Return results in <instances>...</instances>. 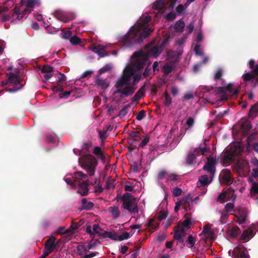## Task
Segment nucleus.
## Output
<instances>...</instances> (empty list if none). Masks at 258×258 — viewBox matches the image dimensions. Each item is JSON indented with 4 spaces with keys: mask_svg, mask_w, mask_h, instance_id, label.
<instances>
[{
    "mask_svg": "<svg viewBox=\"0 0 258 258\" xmlns=\"http://www.w3.org/2000/svg\"><path fill=\"white\" fill-rule=\"evenodd\" d=\"M184 27V23L181 20H180L176 22L174 26V29L176 32H182Z\"/></svg>",
    "mask_w": 258,
    "mask_h": 258,
    "instance_id": "27",
    "label": "nucleus"
},
{
    "mask_svg": "<svg viewBox=\"0 0 258 258\" xmlns=\"http://www.w3.org/2000/svg\"><path fill=\"white\" fill-rule=\"evenodd\" d=\"M75 176L76 178L78 179H84L87 177V175L81 171H77L75 173Z\"/></svg>",
    "mask_w": 258,
    "mask_h": 258,
    "instance_id": "48",
    "label": "nucleus"
},
{
    "mask_svg": "<svg viewBox=\"0 0 258 258\" xmlns=\"http://www.w3.org/2000/svg\"><path fill=\"white\" fill-rule=\"evenodd\" d=\"M190 197L189 196L186 197L185 199L182 202V208L185 211L188 212L191 210L193 207V205H191L189 203Z\"/></svg>",
    "mask_w": 258,
    "mask_h": 258,
    "instance_id": "32",
    "label": "nucleus"
},
{
    "mask_svg": "<svg viewBox=\"0 0 258 258\" xmlns=\"http://www.w3.org/2000/svg\"><path fill=\"white\" fill-rule=\"evenodd\" d=\"M145 85L141 87L133 98V101H138L145 93Z\"/></svg>",
    "mask_w": 258,
    "mask_h": 258,
    "instance_id": "24",
    "label": "nucleus"
},
{
    "mask_svg": "<svg viewBox=\"0 0 258 258\" xmlns=\"http://www.w3.org/2000/svg\"><path fill=\"white\" fill-rule=\"evenodd\" d=\"M256 136L255 134H252L247 138V141L248 146L251 147L255 151L258 152V143H254L253 142Z\"/></svg>",
    "mask_w": 258,
    "mask_h": 258,
    "instance_id": "18",
    "label": "nucleus"
},
{
    "mask_svg": "<svg viewBox=\"0 0 258 258\" xmlns=\"http://www.w3.org/2000/svg\"><path fill=\"white\" fill-rule=\"evenodd\" d=\"M239 125L240 129L244 133L247 132L251 127L250 122L246 119L242 120L239 123Z\"/></svg>",
    "mask_w": 258,
    "mask_h": 258,
    "instance_id": "19",
    "label": "nucleus"
},
{
    "mask_svg": "<svg viewBox=\"0 0 258 258\" xmlns=\"http://www.w3.org/2000/svg\"><path fill=\"white\" fill-rule=\"evenodd\" d=\"M133 77V85H135L137 83H138L142 79V74L141 73L134 74L132 76Z\"/></svg>",
    "mask_w": 258,
    "mask_h": 258,
    "instance_id": "47",
    "label": "nucleus"
},
{
    "mask_svg": "<svg viewBox=\"0 0 258 258\" xmlns=\"http://www.w3.org/2000/svg\"><path fill=\"white\" fill-rule=\"evenodd\" d=\"M55 240L56 238L54 236L49 237L45 242V249L52 252L56 246Z\"/></svg>",
    "mask_w": 258,
    "mask_h": 258,
    "instance_id": "12",
    "label": "nucleus"
},
{
    "mask_svg": "<svg viewBox=\"0 0 258 258\" xmlns=\"http://www.w3.org/2000/svg\"><path fill=\"white\" fill-rule=\"evenodd\" d=\"M81 202L82 210H90L94 206V204L93 202H87V200L86 198H83Z\"/></svg>",
    "mask_w": 258,
    "mask_h": 258,
    "instance_id": "25",
    "label": "nucleus"
},
{
    "mask_svg": "<svg viewBox=\"0 0 258 258\" xmlns=\"http://www.w3.org/2000/svg\"><path fill=\"white\" fill-rule=\"evenodd\" d=\"M98 133H99V137L101 140H102V141L104 140L105 139H106L107 138V137L106 135L107 132L105 130H103L102 131H99Z\"/></svg>",
    "mask_w": 258,
    "mask_h": 258,
    "instance_id": "61",
    "label": "nucleus"
},
{
    "mask_svg": "<svg viewBox=\"0 0 258 258\" xmlns=\"http://www.w3.org/2000/svg\"><path fill=\"white\" fill-rule=\"evenodd\" d=\"M237 172L242 176H247L250 172V166L248 162L244 159L239 160L235 165Z\"/></svg>",
    "mask_w": 258,
    "mask_h": 258,
    "instance_id": "5",
    "label": "nucleus"
},
{
    "mask_svg": "<svg viewBox=\"0 0 258 258\" xmlns=\"http://www.w3.org/2000/svg\"><path fill=\"white\" fill-rule=\"evenodd\" d=\"M142 27V25H139L136 27H132L122 39L123 45L130 47L134 44L142 42L144 39L148 37L152 32V30L146 27L141 32Z\"/></svg>",
    "mask_w": 258,
    "mask_h": 258,
    "instance_id": "2",
    "label": "nucleus"
},
{
    "mask_svg": "<svg viewBox=\"0 0 258 258\" xmlns=\"http://www.w3.org/2000/svg\"><path fill=\"white\" fill-rule=\"evenodd\" d=\"M185 232L183 228H181L179 230H177L175 231L174 235V238L175 240H178L179 239H182L185 235Z\"/></svg>",
    "mask_w": 258,
    "mask_h": 258,
    "instance_id": "29",
    "label": "nucleus"
},
{
    "mask_svg": "<svg viewBox=\"0 0 258 258\" xmlns=\"http://www.w3.org/2000/svg\"><path fill=\"white\" fill-rule=\"evenodd\" d=\"M23 87V85H20L19 87H14L12 88H6V90L7 91L10 92V93H14L18 90L22 89Z\"/></svg>",
    "mask_w": 258,
    "mask_h": 258,
    "instance_id": "56",
    "label": "nucleus"
},
{
    "mask_svg": "<svg viewBox=\"0 0 258 258\" xmlns=\"http://www.w3.org/2000/svg\"><path fill=\"white\" fill-rule=\"evenodd\" d=\"M122 207L127 210L131 214L138 213L139 209L136 199L131 194L125 192L121 197Z\"/></svg>",
    "mask_w": 258,
    "mask_h": 258,
    "instance_id": "4",
    "label": "nucleus"
},
{
    "mask_svg": "<svg viewBox=\"0 0 258 258\" xmlns=\"http://www.w3.org/2000/svg\"><path fill=\"white\" fill-rule=\"evenodd\" d=\"M89 180H86L79 182V189L78 192L80 194L81 196H87L89 194Z\"/></svg>",
    "mask_w": 258,
    "mask_h": 258,
    "instance_id": "10",
    "label": "nucleus"
},
{
    "mask_svg": "<svg viewBox=\"0 0 258 258\" xmlns=\"http://www.w3.org/2000/svg\"><path fill=\"white\" fill-rule=\"evenodd\" d=\"M79 161L82 167L87 171L90 176L94 175L98 161L94 156L89 154H86L81 157Z\"/></svg>",
    "mask_w": 258,
    "mask_h": 258,
    "instance_id": "3",
    "label": "nucleus"
},
{
    "mask_svg": "<svg viewBox=\"0 0 258 258\" xmlns=\"http://www.w3.org/2000/svg\"><path fill=\"white\" fill-rule=\"evenodd\" d=\"M194 51L196 54L198 55H202L203 54V51L201 48V46L199 44H196L194 48Z\"/></svg>",
    "mask_w": 258,
    "mask_h": 258,
    "instance_id": "59",
    "label": "nucleus"
},
{
    "mask_svg": "<svg viewBox=\"0 0 258 258\" xmlns=\"http://www.w3.org/2000/svg\"><path fill=\"white\" fill-rule=\"evenodd\" d=\"M70 41L71 44L73 45H77L81 42V39L76 35L71 37Z\"/></svg>",
    "mask_w": 258,
    "mask_h": 258,
    "instance_id": "50",
    "label": "nucleus"
},
{
    "mask_svg": "<svg viewBox=\"0 0 258 258\" xmlns=\"http://www.w3.org/2000/svg\"><path fill=\"white\" fill-rule=\"evenodd\" d=\"M135 90V88L133 86H126L123 89L119 88L117 90L116 93L121 94L127 97L133 94Z\"/></svg>",
    "mask_w": 258,
    "mask_h": 258,
    "instance_id": "13",
    "label": "nucleus"
},
{
    "mask_svg": "<svg viewBox=\"0 0 258 258\" xmlns=\"http://www.w3.org/2000/svg\"><path fill=\"white\" fill-rule=\"evenodd\" d=\"M242 77L244 82L250 81L251 84L253 88H255L258 85V77L251 71L244 73Z\"/></svg>",
    "mask_w": 258,
    "mask_h": 258,
    "instance_id": "6",
    "label": "nucleus"
},
{
    "mask_svg": "<svg viewBox=\"0 0 258 258\" xmlns=\"http://www.w3.org/2000/svg\"><path fill=\"white\" fill-rule=\"evenodd\" d=\"M165 101L164 105L167 107L169 106L172 102V98L170 95L166 91L164 93Z\"/></svg>",
    "mask_w": 258,
    "mask_h": 258,
    "instance_id": "40",
    "label": "nucleus"
},
{
    "mask_svg": "<svg viewBox=\"0 0 258 258\" xmlns=\"http://www.w3.org/2000/svg\"><path fill=\"white\" fill-rule=\"evenodd\" d=\"M254 236L253 231L252 229L249 228L244 230L241 236L242 240H248Z\"/></svg>",
    "mask_w": 258,
    "mask_h": 258,
    "instance_id": "26",
    "label": "nucleus"
},
{
    "mask_svg": "<svg viewBox=\"0 0 258 258\" xmlns=\"http://www.w3.org/2000/svg\"><path fill=\"white\" fill-rule=\"evenodd\" d=\"M111 69V66L109 64H107L99 70V75H101L103 73H105L106 72L109 71Z\"/></svg>",
    "mask_w": 258,
    "mask_h": 258,
    "instance_id": "45",
    "label": "nucleus"
},
{
    "mask_svg": "<svg viewBox=\"0 0 258 258\" xmlns=\"http://www.w3.org/2000/svg\"><path fill=\"white\" fill-rule=\"evenodd\" d=\"M131 106L129 104L124 106L119 111L118 115L121 117H124L127 113L128 109Z\"/></svg>",
    "mask_w": 258,
    "mask_h": 258,
    "instance_id": "41",
    "label": "nucleus"
},
{
    "mask_svg": "<svg viewBox=\"0 0 258 258\" xmlns=\"http://www.w3.org/2000/svg\"><path fill=\"white\" fill-rule=\"evenodd\" d=\"M196 157L195 154L190 153L188 154L186 159V163L188 165H192L196 162Z\"/></svg>",
    "mask_w": 258,
    "mask_h": 258,
    "instance_id": "35",
    "label": "nucleus"
},
{
    "mask_svg": "<svg viewBox=\"0 0 258 258\" xmlns=\"http://www.w3.org/2000/svg\"><path fill=\"white\" fill-rule=\"evenodd\" d=\"M215 159L213 157H210L208 158L207 163L203 167L204 170H207L212 175V178L215 172Z\"/></svg>",
    "mask_w": 258,
    "mask_h": 258,
    "instance_id": "7",
    "label": "nucleus"
},
{
    "mask_svg": "<svg viewBox=\"0 0 258 258\" xmlns=\"http://www.w3.org/2000/svg\"><path fill=\"white\" fill-rule=\"evenodd\" d=\"M13 11L14 12L13 13V16H14V15H17V17L16 19L19 20L23 18L26 14H29L32 12V10L25 9V10H23L22 13H21L20 8L18 7H15Z\"/></svg>",
    "mask_w": 258,
    "mask_h": 258,
    "instance_id": "14",
    "label": "nucleus"
},
{
    "mask_svg": "<svg viewBox=\"0 0 258 258\" xmlns=\"http://www.w3.org/2000/svg\"><path fill=\"white\" fill-rule=\"evenodd\" d=\"M250 163L252 168V176L258 178V160L255 158L251 159Z\"/></svg>",
    "mask_w": 258,
    "mask_h": 258,
    "instance_id": "16",
    "label": "nucleus"
},
{
    "mask_svg": "<svg viewBox=\"0 0 258 258\" xmlns=\"http://www.w3.org/2000/svg\"><path fill=\"white\" fill-rule=\"evenodd\" d=\"M182 192V191L181 188L176 187L173 188L172 193L174 197H177L181 195Z\"/></svg>",
    "mask_w": 258,
    "mask_h": 258,
    "instance_id": "60",
    "label": "nucleus"
},
{
    "mask_svg": "<svg viewBox=\"0 0 258 258\" xmlns=\"http://www.w3.org/2000/svg\"><path fill=\"white\" fill-rule=\"evenodd\" d=\"M251 189L252 191H253V192L254 194H258V182H252Z\"/></svg>",
    "mask_w": 258,
    "mask_h": 258,
    "instance_id": "64",
    "label": "nucleus"
},
{
    "mask_svg": "<svg viewBox=\"0 0 258 258\" xmlns=\"http://www.w3.org/2000/svg\"><path fill=\"white\" fill-rule=\"evenodd\" d=\"M146 117V111L144 110H141L136 116V119L138 120H141Z\"/></svg>",
    "mask_w": 258,
    "mask_h": 258,
    "instance_id": "52",
    "label": "nucleus"
},
{
    "mask_svg": "<svg viewBox=\"0 0 258 258\" xmlns=\"http://www.w3.org/2000/svg\"><path fill=\"white\" fill-rule=\"evenodd\" d=\"M221 180L223 183L230 185L233 182L231 171L227 169H224L221 173Z\"/></svg>",
    "mask_w": 258,
    "mask_h": 258,
    "instance_id": "8",
    "label": "nucleus"
},
{
    "mask_svg": "<svg viewBox=\"0 0 258 258\" xmlns=\"http://www.w3.org/2000/svg\"><path fill=\"white\" fill-rule=\"evenodd\" d=\"M258 115V103L251 106L248 112V117L253 119Z\"/></svg>",
    "mask_w": 258,
    "mask_h": 258,
    "instance_id": "20",
    "label": "nucleus"
},
{
    "mask_svg": "<svg viewBox=\"0 0 258 258\" xmlns=\"http://www.w3.org/2000/svg\"><path fill=\"white\" fill-rule=\"evenodd\" d=\"M109 211L114 218H117L120 216V213L118 208L116 206H111L109 207Z\"/></svg>",
    "mask_w": 258,
    "mask_h": 258,
    "instance_id": "31",
    "label": "nucleus"
},
{
    "mask_svg": "<svg viewBox=\"0 0 258 258\" xmlns=\"http://www.w3.org/2000/svg\"><path fill=\"white\" fill-rule=\"evenodd\" d=\"M21 3L23 5L26 4V9L32 10V9L37 3V1L36 0H21Z\"/></svg>",
    "mask_w": 258,
    "mask_h": 258,
    "instance_id": "34",
    "label": "nucleus"
},
{
    "mask_svg": "<svg viewBox=\"0 0 258 258\" xmlns=\"http://www.w3.org/2000/svg\"><path fill=\"white\" fill-rule=\"evenodd\" d=\"M130 235L129 233L127 232H123L120 235L118 236V240L122 241L124 239H127L130 238Z\"/></svg>",
    "mask_w": 258,
    "mask_h": 258,
    "instance_id": "57",
    "label": "nucleus"
},
{
    "mask_svg": "<svg viewBox=\"0 0 258 258\" xmlns=\"http://www.w3.org/2000/svg\"><path fill=\"white\" fill-rule=\"evenodd\" d=\"M222 74H223L222 70L221 69H218L215 73V75L214 76V80L215 81H217L218 80L220 79L221 78Z\"/></svg>",
    "mask_w": 258,
    "mask_h": 258,
    "instance_id": "62",
    "label": "nucleus"
},
{
    "mask_svg": "<svg viewBox=\"0 0 258 258\" xmlns=\"http://www.w3.org/2000/svg\"><path fill=\"white\" fill-rule=\"evenodd\" d=\"M54 14V17L57 19H58L60 21H64L65 22H67V21H66V17L61 11H58V10L56 11H55Z\"/></svg>",
    "mask_w": 258,
    "mask_h": 258,
    "instance_id": "38",
    "label": "nucleus"
},
{
    "mask_svg": "<svg viewBox=\"0 0 258 258\" xmlns=\"http://www.w3.org/2000/svg\"><path fill=\"white\" fill-rule=\"evenodd\" d=\"M176 17V15L174 12H170L166 15V19L168 21H173L174 20Z\"/></svg>",
    "mask_w": 258,
    "mask_h": 258,
    "instance_id": "63",
    "label": "nucleus"
},
{
    "mask_svg": "<svg viewBox=\"0 0 258 258\" xmlns=\"http://www.w3.org/2000/svg\"><path fill=\"white\" fill-rule=\"evenodd\" d=\"M154 219H149L148 223L146 224V225L149 228V230L151 232H153L156 230L160 225L159 222L154 223Z\"/></svg>",
    "mask_w": 258,
    "mask_h": 258,
    "instance_id": "28",
    "label": "nucleus"
},
{
    "mask_svg": "<svg viewBox=\"0 0 258 258\" xmlns=\"http://www.w3.org/2000/svg\"><path fill=\"white\" fill-rule=\"evenodd\" d=\"M173 69V67L171 65L169 64H165L163 66V70L165 74H170L172 70Z\"/></svg>",
    "mask_w": 258,
    "mask_h": 258,
    "instance_id": "53",
    "label": "nucleus"
},
{
    "mask_svg": "<svg viewBox=\"0 0 258 258\" xmlns=\"http://www.w3.org/2000/svg\"><path fill=\"white\" fill-rule=\"evenodd\" d=\"M211 183V181L208 180V175L205 174L201 176L199 178V181L197 183V187L201 188V187H206Z\"/></svg>",
    "mask_w": 258,
    "mask_h": 258,
    "instance_id": "17",
    "label": "nucleus"
},
{
    "mask_svg": "<svg viewBox=\"0 0 258 258\" xmlns=\"http://www.w3.org/2000/svg\"><path fill=\"white\" fill-rule=\"evenodd\" d=\"M95 83L102 89H106L109 86V84L106 81V80L100 78H97L95 81Z\"/></svg>",
    "mask_w": 258,
    "mask_h": 258,
    "instance_id": "30",
    "label": "nucleus"
},
{
    "mask_svg": "<svg viewBox=\"0 0 258 258\" xmlns=\"http://www.w3.org/2000/svg\"><path fill=\"white\" fill-rule=\"evenodd\" d=\"M196 241V238L193 237L192 235L190 234L187 237L186 244H185V246L191 248L195 244Z\"/></svg>",
    "mask_w": 258,
    "mask_h": 258,
    "instance_id": "36",
    "label": "nucleus"
},
{
    "mask_svg": "<svg viewBox=\"0 0 258 258\" xmlns=\"http://www.w3.org/2000/svg\"><path fill=\"white\" fill-rule=\"evenodd\" d=\"M167 180L176 181L178 180L177 175L174 173H168L167 177Z\"/></svg>",
    "mask_w": 258,
    "mask_h": 258,
    "instance_id": "58",
    "label": "nucleus"
},
{
    "mask_svg": "<svg viewBox=\"0 0 258 258\" xmlns=\"http://www.w3.org/2000/svg\"><path fill=\"white\" fill-rule=\"evenodd\" d=\"M105 48V47L103 45L100 44H93L90 47L91 50L97 53L101 57L108 55Z\"/></svg>",
    "mask_w": 258,
    "mask_h": 258,
    "instance_id": "9",
    "label": "nucleus"
},
{
    "mask_svg": "<svg viewBox=\"0 0 258 258\" xmlns=\"http://www.w3.org/2000/svg\"><path fill=\"white\" fill-rule=\"evenodd\" d=\"M227 192H226V190L222 191L220 194L219 195L217 201L218 202H220L221 203H223L225 202V200H227L226 198V195Z\"/></svg>",
    "mask_w": 258,
    "mask_h": 258,
    "instance_id": "39",
    "label": "nucleus"
},
{
    "mask_svg": "<svg viewBox=\"0 0 258 258\" xmlns=\"http://www.w3.org/2000/svg\"><path fill=\"white\" fill-rule=\"evenodd\" d=\"M235 216L237 218V222L239 224H241L245 222L247 217V214L244 210L240 209L238 210L237 213L235 214Z\"/></svg>",
    "mask_w": 258,
    "mask_h": 258,
    "instance_id": "15",
    "label": "nucleus"
},
{
    "mask_svg": "<svg viewBox=\"0 0 258 258\" xmlns=\"http://www.w3.org/2000/svg\"><path fill=\"white\" fill-rule=\"evenodd\" d=\"M168 215V213L165 211H160L158 216V219L159 221H162L165 219Z\"/></svg>",
    "mask_w": 258,
    "mask_h": 258,
    "instance_id": "54",
    "label": "nucleus"
},
{
    "mask_svg": "<svg viewBox=\"0 0 258 258\" xmlns=\"http://www.w3.org/2000/svg\"><path fill=\"white\" fill-rule=\"evenodd\" d=\"M93 230L94 232V235L96 234H98V236L100 235L101 232H102L103 231L98 224H95L93 225Z\"/></svg>",
    "mask_w": 258,
    "mask_h": 258,
    "instance_id": "44",
    "label": "nucleus"
},
{
    "mask_svg": "<svg viewBox=\"0 0 258 258\" xmlns=\"http://www.w3.org/2000/svg\"><path fill=\"white\" fill-rule=\"evenodd\" d=\"M133 56L135 60L132 64L124 69L123 75L117 80L115 84V86L118 89L122 88L123 86L130 85L131 78L135 74V69L140 70L143 69L148 58V55L142 51L135 52Z\"/></svg>",
    "mask_w": 258,
    "mask_h": 258,
    "instance_id": "1",
    "label": "nucleus"
},
{
    "mask_svg": "<svg viewBox=\"0 0 258 258\" xmlns=\"http://www.w3.org/2000/svg\"><path fill=\"white\" fill-rule=\"evenodd\" d=\"M76 253L78 255L82 256L84 254L85 245L83 244L78 245L76 247Z\"/></svg>",
    "mask_w": 258,
    "mask_h": 258,
    "instance_id": "43",
    "label": "nucleus"
},
{
    "mask_svg": "<svg viewBox=\"0 0 258 258\" xmlns=\"http://www.w3.org/2000/svg\"><path fill=\"white\" fill-rule=\"evenodd\" d=\"M8 76V80L10 82V85L14 86V87H19L20 85L21 81V78L19 76L13 73H9L7 74Z\"/></svg>",
    "mask_w": 258,
    "mask_h": 258,
    "instance_id": "11",
    "label": "nucleus"
},
{
    "mask_svg": "<svg viewBox=\"0 0 258 258\" xmlns=\"http://www.w3.org/2000/svg\"><path fill=\"white\" fill-rule=\"evenodd\" d=\"M53 71V68L48 66L44 65L41 70L42 73H50Z\"/></svg>",
    "mask_w": 258,
    "mask_h": 258,
    "instance_id": "49",
    "label": "nucleus"
},
{
    "mask_svg": "<svg viewBox=\"0 0 258 258\" xmlns=\"http://www.w3.org/2000/svg\"><path fill=\"white\" fill-rule=\"evenodd\" d=\"M93 153L97 156L99 159H101L103 162L105 161L106 157L103 153L101 149L98 146H96L94 148Z\"/></svg>",
    "mask_w": 258,
    "mask_h": 258,
    "instance_id": "22",
    "label": "nucleus"
},
{
    "mask_svg": "<svg viewBox=\"0 0 258 258\" xmlns=\"http://www.w3.org/2000/svg\"><path fill=\"white\" fill-rule=\"evenodd\" d=\"M204 147H200L199 148H195L193 153L195 154V155H205V154L208 151V149L206 147V144H204Z\"/></svg>",
    "mask_w": 258,
    "mask_h": 258,
    "instance_id": "33",
    "label": "nucleus"
},
{
    "mask_svg": "<svg viewBox=\"0 0 258 258\" xmlns=\"http://www.w3.org/2000/svg\"><path fill=\"white\" fill-rule=\"evenodd\" d=\"M155 10L163 12L165 10V3L163 0H157L155 1L153 6Z\"/></svg>",
    "mask_w": 258,
    "mask_h": 258,
    "instance_id": "23",
    "label": "nucleus"
},
{
    "mask_svg": "<svg viewBox=\"0 0 258 258\" xmlns=\"http://www.w3.org/2000/svg\"><path fill=\"white\" fill-rule=\"evenodd\" d=\"M150 53L151 55L154 56H157L160 54V52L158 47L154 46L150 50Z\"/></svg>",
    "mask_w": 258,
    "mask_h": 258,
    "instance_id": "46",
    "label": "nucleus"
},
{
    "mask_svg": "<svg viewBox=\"0 0 258 258\" xmlns=\"http://www.w3.org/2000/svg\"><path fill=\"white\" fill-rule=\"evenodd\" d=\"M217 93L222 94L220 98L218 100V102H221L223 101H226L228 99V95L226 94V89L225 87H219L217 89Z\"/></svg>",
    "mask_w": 258,
    "mask_h": 258,
    "instance_id": "21",
    "label": "nucleus"
},
{
    "mask_svg": "<svg viewBox=\"0 0 258 258\" xmlns=\"http://www.w3.org/2000/svg\"><path fill=\"white\" fill-rule=\"evenodd\" d=\"M226 192H227V194L226 195L227 200H235L236 198V195L234 194L235 191L234 189L231 188H229L227 190H226Z\"/></svg>",
    "mask_w": 258,
    "mask_h": 258,
    "instance_id": "37",
    "label": "nucleus"
},
{
    "mask_svg": "<svg viewBox=\"0 0 258 258\" xmlns=\"http://www.w3.org/2000/svg\"><path fill=\"white\" fill-rule=\"evenodd\" d=\"M168 172L166 171L165 170H162L159 171L158 174V178L159 180L163 179L164 178H166L167 177Z\"/></svg>",
    "mask_w": 258,
    "mask_h": 258,
    "instance_id": "51",
    "label": "nucleus"
},
{
    "mask_svg": "<svg viewBox=\"0 0 258 258\" xmlns=\"http://www.w3.org/2000/svg\"><path fill=\"white\" fill-rule=\"evenodd\" d=\"M131 170L132 171L137 173L140 171L138 164L137 162H134L131 166Z\"/></svg>",
    "mask_w": 258,
    "mask_h": 258,
    "instance_id": "55",
    "label": "nucleus"
},
{
    "mask_svg": "<svg viewBox=\"0 0 258 258\" xmlns=\"http://www.w3.org/2000/svg\"><path fill=\"white\" fill-rule=\"evenodd\" d=\"M234 206L233 203H228L225 206V210L226 213H231L232 211H234Z\"/></svg>",
    "mask_w": 258,
    "mask_h": 258,
    "instance_id": "42",
    "label": "nucleus"
}]
</instances>
